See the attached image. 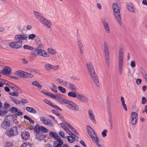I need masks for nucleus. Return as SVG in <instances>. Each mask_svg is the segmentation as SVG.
<instances>
[{
	"mask_svg": "<svg viewBox=\"0 0 147 147\" xmlns=\"http://www.w3.org/2000/svg\"><path fill=\"white\" fill-rule=\"evenodd\" d=\"M36 35L34 34H32L29 35L28 39L29 40H33L34 39Z\"/></svg>",
	"mask_w": 147,
	"mask_h": 147,
	"instance_id": "46",
	"label": "nucleus"
},
{
	"mask_svg": "<svg viewBox=\"0 0 147 147\" xmlns=\"http://www.w3.org/2000/svg\"><path fill=\"white\" fill-rule=\"evenodd\" d=\"M48 50L49 52L51 54L54 55L56 53V51L52 48H49Z\"/></svg>",
	"mask_w": 147,
	"mask_h": 147,
	"instance_id": "43",
	"label": "nucleus"
},
{
	"mask_svg": "<svg viewBox=\"0 0 147 147\" xmlns=\"http://www.w3.org/2000/svg\"><path fill=\"white\" fill-rule=\"evenodd\" d=\"M34 130L36 133H38L40 131V126H39L38 124H36L34 128Z\"/></svg>",
	"mask_w": 147,
	"mask_h": 147,
	"instance_id": "35",
	"label": "nucleus"
},
{
	"mask_svg": "<svg viewBox=\"0 0 147 147\" xmlns=\"http://www.w3.org/2000/svg\"><path fill=\"white\" fill-rule=\"evenodd\" d=\"M104 51L106 59V62L109 63V50L108 44L106 42H104L103 43Z\"/></svg>",
	"mask_w": 147,
	"mask_h": 147,
	"instance_id": "5",
	"label": "nucleus"
},
{
	"mask_svg": "<svg viewBox=\"0 0 147 147\" xmlns=\"http://www.w3.org/2000/svg\"><path fill=\"white\" fill-rule=\"evenodd\" d=\"M40 120L44 124L47 125H51L52 124V122L49 119H46L45 117H40Z\"/></svg>",
	"mask_w": 147,
	"mask_h": 147,
	"instance_id": "15",
	"label": "nucleus"
},
{
	"mask_svg": "<svg viewBox=\"0 0 147 147\" xmlns=\"http://www.w3.org/2000/svg\"><path fill=\"white\" fill-rule=\"evenodd\" d=\"M12 144L11 142L7 143L5 145V147H12Z\"/></svg>",
	"mask_w": 147,
	"mask_h": 147,
	"instance_id": "56",
	"label": "nucleus"
},
{
	"mask_svg": "<svg viewBox=\"0 0 147 147\" xmlns=\"http://www.w3.org/2000/svg\"><path fill=\"white\" fill-rule=\"evenodd\" d=\"M140 71L141 72L145 80H147V75L143 67H140Z\"/></svg>",
	"mask_w": 147,
	"mask_h": 147,
	"instance_id": "29",
	"label": "nucleus"
},
{
	"mask_svg": "<svg viewBox=\"0 0 147 147\" xmlns=\"http://www.w3.org/2000/svg\"><path fill=\"white\" fill-rule=\"evenodd\" d=\"M58 89L59 91L62 93H64L66 91L65 89L61 86H59Z\"/></svg>",
	"mask_w": 147,
	"mask_h": 147,
	"instance_id": "42",
	"label": "nucleus"
},
{
	"mask_svg": "<svg viewBox=\"0 0 147 147\" xmlns=\"http://www.w3.org/2000/svg\"><path fill=\"white\" fill-rule=\"evenodd\" d=\"M74 92H70L68 93V96L69 97H72L74 98H77L78 96V93L76 92L75 93Z\"/></svg>",
	"mask_w": 147,
	"mask_h": 147,
	"instance_id": "30",
	"label": "nucleus"
},
{
	"mask_svg": "<svg viewBox=\"0 0 147 147\" xmlns=\"http://www.w3.org/2000/svg\"><path fill=\"white\" fill-rule=\"evenodd\" d=\"M10 111L12 113H15V116H20L23 115V113L19 110L16 108L12 107L10 109Z\"/></svg>",
	"mask_w": 147,
	"mask_h": 147,
	"instance_id": "11",
	"label": "nucleus"
},
{
	"mask_svg": "<svg viewBox=\"0 0 147 147\" xmlns=\"http://www.w3.org/2000/svg\"><path fill=\"white\" fill-rule=\"evenodd\" d=\"M11 71V69L9 67H6L2 70V74L4 75H7L10 74Z\"/></svg>",
	"mask_w": 147,
	"mask_h": 147,
	"instance_id": "19",
	"label": "nucleus"
},
{
	"mask_svg": "<svg viewBox=\"0 0 147 147\" xmlns=\"http://www.w3.org/2000/svg\"><path fill=\"white\" fill-rule=\"evenodd\" d=\"M7 110H5L4 108L1 107L0 108V116H4L7 114Z\"/></svg>",
	"mask_w": 147,
	"mask_h": 147,
	"instance_id": "26",
	"label": "nucleus"
},
{
	"mask_svg": "<svg viewBox=\"0 0 147 147\" xmlns=\"http://www.w3.org/2000/svg\"><path fill=\"white\" fill-rule=\"evenodd\" d=\"M66 106L71 110L75 111H78L79 109V106L77 104L70 100Z\"/></svg>",
	"mask_w": 147,
	"mask_h": 147,
	"instance_id": "6",
	"label": "nucleus"
},
{
	"mask_svg": "<svg viewBox=\"0 0 147 147\" xmlns=\"http://www.w3.org/2000/svg\"><path fill=\"white\" fill-rule=\"evenodd\" d=\"M26 110L28 112L33 113L36 114V113L35 110L32 107H27L26 108Z\"/></svg>",
	"mask_w": 147,
	"mask_h": 147,
	"instance_id": "32",
	"label": "nucleus"
},
{
	"mask_svg": "<svg viewBox=\"0 0 147 147\" xmlns=\"http://www.w3.org/2000/svg\"><path fill=\"white\" fill-rule=\"evenodd\" d=\"M63 143V141H55L53 142V147H60L62 146Z\"/></svg>",
	"mask_w": 147,
	"mask_h": 147,
	"instance_id": "25",
	"label": "nucleus"
},
{
	"mask_svg": "<svg viewBox=\"0 0 147 147\" xmlns=\"http://www.w3.org/2000/svg\"><path fill=\"white\" fill-rule=\"evenodd\" d=\"M56 133L54 134L53 132L50 131L49 132V135L50 137L52 138H53L55 139V138L56 137Z\"/></svg>",
	"mask_w": 147,
	"mask_h": 147,
	"instance_id": "50",
	"label": "nucleus"
},
{
	"mask_svg": "<svg viewBox=\"0 0 147 147\" xmlns=\"http://www.w3.org/2000/svg\"><path fill=\"white\" fill-rule=\"evenodd\" d=\"M9 47L14 49H18L22 46L21 42L14 41L10 42L9 45Z\"/></svg>",
	"mask_w": 147,
	"mask_h": 147,
	"instance_id": "8",
	"label": "nucleus"
},
{
	"mask_svg": "<svg viewBox=\"0 0 147 147\" xmlns=\"http://www.w3.org/2000/svg\"><path fill=\"white\" fill-rule=\"evenodd\" d=\"M123 49L122 47H119V72L120 74L122 73L123 63Z\"/></svg>",
	"mask_w": 147,
	"mask_h": 147,
	"instance_id": "3",
	"label": "nucleus"
},
{
	"mask_svg": "<svg viewBox=\"0 0 147 147\" xmlns=\"http://www.w3.org/2000/svg\"><path fill=\"white\" fill-rule=\"evenodd\" d=\"M36 53L38 55L44 57H49V53H47L45 51L41 49H37L36 51Z\"/></svg>",
	"mask_w": 147,
	"mask_h": 147,
	"instance_id": "14",
	"label": "nucleus"
},
{
	"mask_svg": "<svg viewBox=\"0 0 147 147\" xmlns=\"http://www.w3.org/2000/svg\"><path fill=\"white\" fill-rule=\"evenodd\" d=\"M36 137L38 140H41L46 138V136L42 133H40L36 134Z\"/></svg>",
	"mask_w": 147,
	"mask_h": 147,
	"instance_id": "31",
	"label": "nucleus"
},
{
	"mask_svg": "<svg viewBox=\"0 0 147 147\" xmlns=\"http://www.w3.org/2000/svg\"><path fill=\"white\" fill-rule=\"evenodd\" d=\"M25 73L26 72L21 70H18L15 73V74L18 76L22 77L23 78H24Z\"/></svg>",
	"mask_w": 147,
	"mask_h": 147,
	"instance_id": "28",
	"label": "nucleus"
},
{
	"mask_svg": "<svg viewBox=\"0 0 147 147\" xmlns=\"http://www.w3.org/2000/svg\"><path fill=\"white\" fill-rule=\"evenodd\" d=\"M36 55L35 53V52L34 51H32L31 53L30 57L32 58L36 57Z\"/></svg>",
	"mask_w": 147,
	"mask_h": 147,
	"instance_id": "51",
	"label": "nucleus"
},
{
	"mask_svg": "<svg viewBox=\"0 0 147 147\" xmlns=\"http://www.w3.org/2000/svg\"><path fill=\"white\" fill-rule=\"evenodd\" d=\"M127 7L128 10L130 12L136 13V9L134 5L132 3H129L127 5Z\"/></svg>",
	"mask_w": 147,
	"mask_h": 147,
	"instance_id": "21",
	"label": "nucleus"
},
{
	"mask_svg": "<svg viewBox=\"0 0 147 147\" xmlns=\"http://www.w3.org/2000/svg\"><path fill=\"white\" fill-rule=\"evenodd\" d=\"M5 134L9 137L17 135L18 134L17 127L15 126L11 128L8 129L5 131Z\"/></svg>",
	"mask_w": 147,
	"mask_h": 147,
	"instance_id": "4",
	"label": "nucleus"
},
{
	"mask_svg": "<svg viewBox=\"0 0 147 147\" xmlns=\"http://www.w3.org/2000/svg\"><path fill=\"white\" fill-rule=\"evenodd\" d=\"M68 82L65 80H62L61 84L65 86H67L68 85Z\"/></svg>",
	"mask_w": 147,
	"mask_h": 147,
	"instance_id": "45",
	"label": "nucleus"
},
{
	"mask_svg": "<svg viewBox=\"0 0 147 147\" xmlns=\"http://www.w3.org/2000/svg\"><path fill=\"white\" fill-rule=\"evenodd\" d=\"M52 112L55 114L56 115H59L60 114L58 113V111H56L55 110L53 109L52 111Z\"/></svg>",
	"mask_w": 147,
	"mask_h": 147,
	"instance_id": "62",
	"label": "nucleus"
},
{
	"mask_svg": "<svg viewBox=\"0 0 147 147\" xmlns=\"http://www.w3.org/2000/svg\"><path fill=\"white\" fill-rule=\"evenodd\" d=\"M44 67L47 71H49L51 69L56 70L59 68V66L57 65L54 67L49 63H47L44 65Z\"/></svg>",
	"mask_w": 147,
	"mask_h": 147,
	"instance_id": "12",
	"label": "nucleus"
},
{
	"mask_svg": "<svg viewBox=\"0 0 147 147\" xmlns=\"http://www.w3.org/2000/svg\"><path fill=\"white\" fill-rule=\"evenodd\" d=\"M23 48L25 49H28L30 50L32 49V48L29 45H25L23 46Z\"/></svg>",
	"mask_w": 147,
	"mask_h": 147,
	"instance_id": "47",
	"label": "nucleus"
},
{
	"mask_svg": "<svg viewBox=\"0 0 147 147\" xmlns=\"http://www.w3.org/2000/svg\"><path fill=\"white\" fill-rule=\"evenodd\" d=\"M131 65L132 67H134L136 66V63L135 61H132L131 63Z\"/></svg>",
	"mask_w": 147,
	"mask_h": 147,
	"instance_id": "61",
	"label": "nucleus"
},
{
	"mask_svg": "<svg viewBox=\"0 0 147 147\" xmlns=\"http://www.w3.org/2000/svg\"><path fill=\"white\" fill-rule=\"evenodd\" d=\"M40 131H43L45 133H47L49 131V130L47 129L42 126H40Z\"/></svg>",
	"mask_w": 147,
	"mask_h": 147,
	"instance_id": "44",
	"label": "nucleus"
},
{
	"mask_svg": "<svg viewBox=\"0 0 147 147\" xmlns=\"http://www.w3.org/2000/svg\"><path fill=\"white\" fill-rule=\"evenodd\" d=\"M21 136L24 141H26L30 138V134L27 131H25L22 133Z\"/></svg>",
	"mask_w": 147,
	"mask_h": 147,
	"instance_id": "18",
	"label": "nucleus"
},
{
	"mask_svg": "<svg viewBox=\"0 0 147 147\" xmlns=\"http://www.w3.org/2000/svg\"><path fill=\"white\" fill-rule=\"evenodd\" d=\"M142 103L143 104H144L146 102V99L145 97H143L142 98Z\"/></svg>",
	"mask_w": 147,
	"mask_h": 147,
	"instance_id": "59",
	"label": "nucleus"
},
{
	"mask_svg": "<svg viewBox=\"0 0 147 147\" xmlns=\"http://www.w3.org/2000/svg\"><path fill=\"white\" fill-rule=\"evenodd\" d=\"M77 99L81 102L84 103H86L88 101V99L87 97L79 93H78Z\"/></svg>",
	"mask_w": 147,
	"mask_h": 147,
	"instance_id": "9",
	"label": "nucleus"
},
{
	"mask_svg": "<svg viewBox=\"0 0 147 147\" xmlns=\"http://www.w3.org/2000/svg\"><path fill=\"white\" fill-rule=\"evenodd\" d=\"M59 134L61 137L63 138L64 137V134L63 131H59Z\"/></svg>",
	"mask_w": 147,
	"mask_h": 147,
	"instance_id": "58",
	"label": "nucleus"
},
{
	"mask_svg": "<svg viewBox=\"0 0 147 147\" xmlns=\"http://www.w3.org/2000/svg\"><path fill=\"white\" fill-rule=\"evenodd\" d=\"M28 37L27 34H18L16 35L14 37V40L17 41H18L20 42L22 40H26Z\"/></svg>",
	"mask_w": 147,
	"mask_h": 147,
	"instance_id": "7",
	"label": "nucleus"
},
{
	"mask_svg": "<svg viewBox=\"0 0 147 147\" xmlns=\"http://www.w3.org/2000/svg\"><path fill=\"white\" fill-rule=\"evenodd\" d=\"M49 96L51 97L53 99H55L56 98V97H58L59 95L58 94L56 95V96L54 95L51 93H49Z\"/></svg>",
	"mask_w": 147,
	"mask_h": 147,
	"instance_id": "53",
	"label": "nucleus"
},
{
	"mask_svg": "<svg viewBox=\"0 0 147 147\" xmlns=\"http://www.w3.org/2000/svg\"><path fill=\"white\" fill-rule=\"evenodd\" d=\"M142 82V80L139 78L138 79L136 80V83L138 85H140L141 84Z\"/></svg>",
	"mask_w": 147,
	"mask_h": 147,
	"instance_id": "60",
	"label": "nucleus"
},
{
	"mask_svg": "<svg viewBox=\"0 0 147 147\" xmlns=\"http://www.w3.org/2000/svg\"><path fill=\"white\" fill-rule=\"evenodd\" d=\"M10 120L7 119V116H6L1 124V127L4 129H6L9 127L10 125Z\"/></svg>",
	"mask_w": 147,
	"mask_h": 147,
	"instance_id": "10",
	"label": "nucleus"
},
{
	"mask_svg": "<svg viewBox=\"0 0 147 147\" xmlns=\"http://www.w3.org/2000/svg\"><path fill=\"white\" fill-rule=\"evenodd\" d=\"M10 105L8 103H5L4 107H3V108H4L5 110H7V108H9Z\"/></svg>",
	"mask_w": 147,
	"mask_h": 147,
	"instance_id": "55",
	"label": "nucleus"
},
{
	"mask_svg": "<svg viewBox=\"0 0 147 147\" xmlns=\"http://www.w3.org/2000/svg\"><path fill=\"white\" fill-rule=\"evenodd\" d=\"M31 144L28 142H26L21 146L20 147H31Z\"/></svg>",
	"mask_w": 147,
	"mask_h": 147,
	"instance_id": "40",
	"label": "nucleus"
},
{
	"mask_svg": "<svg viewBox=\"0 0 147 147\" xmlns=\"http://www.w3.org/2000/svg\"><path fill=\"white\" fill-rule=\"evenodd\" d=\"M93 139H92L94 141V142L96 144L97 146L98 147L100 146V145L98 143V138L97 136H95V137H93Z\"/></svg>",
	"mask_w": 147,
	"mask_h": 147,
	"instance_id": "37",
	"label": "nucleus"
},
{
	"mask_svg": "<svg viewBox=\"0 0 147 147\" xmlns=\"http://www.w3.org/2000/svg\"><path fill=\"white\" fill-rule=\"evenodd\" d=\"M68 85L69 86V88L70 90L73 92H75L76 90V85L74 84L68 82Z\"/></svg>",
	"mask_w": 147,
	"mask_h": 147,
	"instance_id": "27",
	"label": "nucleus"
},
{
	"mask_svg": "<svg viewBox=\"0 0 147 147\" xmlns=\"http://www.w3.org/2000/svg\"><path fill=\"white\" fill-rule=\"evenodd\" d=\"M89 116L92 121L93 123H95V117L92 110H89L88 111Z\"/></svg>",
	"mask_w": 147,
	"mask_h": 147,
	"instance_id": "23",
	"label": "nucleus"
},
{
	"mask_svg": "<svg viewBox=\"0 0 147 147\" xmlns=\"http://www.w3.org/2000/svg\"><path fill=\"white\" fill-rule=\"evenodd\" d=\"M34 13L35 16L38 19V20H39V18H40L42 16V14L39 12L36 11H34Z\"/></svg>",
	"mask_w": 147,
	"mask_h": 147,
	"instance_id": "38",
	"label": "nucleus"
},
{
	"mask_svg": "<svg viewBox=\"0 0 147 147\" xmlns=\"http://www.w3.org/2000/svg\"><path fill=\"white\" fill-rule=\"evenodd\" d=\"M112 6L115 18L119 24L120 26H121V20L119 7L117 4L115 3H114L113 4Z\"/></svg>",
	"mask_w": 147,
	"mask_h": 147,
	"instance_id": "2",
	"label": "nucleus"
},
{
	"mask_svg": "<svg viewBox=\"0 0 147 147\" xmlns=\"http://www.w3.org/2000/svg\"><path fill=\"white\" fill-rule=\"evenodd\" d=\"M71 130L74 133L78 134V132L76 131L75 129L73 127L71 129Z\"/></svg>",
	"mask_w": 147,
	"mask_h": 147,
	"instance_id": "63",
	"label": "nucleus"
},
{
	"mask_svg": "<svg viewBox=\"0 0 147 147\" xmlns=\"http://www.w3.org/2000/svg\"><path fill=\"white\" fill-rule=\"evenodd\" d=\"M33 75L32 74L30 73H28L27 72H26V73L24 76V78L29 77L30 78H31L33 77Z\"/></svg>",
	"mask_w": 147,
	"mask_h": 147,
	"instance_id": "48",
	"label": "nucleus"
},
{
	"mask_svg": "<svg viewBox=\"0 0 147 147\" xmlns=\"http://www.w3.org/2000/svg\"><path fill=\"white\" fill-rule=\"evenodd\" d=\"M77 42L78 45V46L80 51V53L81 55H82L84 51L83 44L81 42V40L80 39H78Z\"/></svg>",
	"mask_w": 147,
	"mask_h": 147,
	"instance_id": "22",
	"label": "nucleus"
},
{
	"mask_svg": "<svg viewBox=\"0 0 147 147\" xmlns=\"http://www.w3.org/2000/svg\"><path fill=\"white\" fill-rule=\"evenodd\" d=\"M24 117L25 119L28 120L29 121L30 123L32 124L34 123V121L32 120L31 119V118L28 116L25 115L24 116Z\"/></svg>",
	"mask_w": 147,
	"mask_h": 147,
	"instance_id": "39",
	"label": "nucleus"
},
{
	"mask_svg": "<svg viewBox=\"0 0 147 147\" xmlns=\"http://www.w3.org/2000/svg\"><path fill=\"white\" fill-rule=\"evenodd\" d=\"M86 127L88 133L90 135L91 138L93 139L92 138L94 137V136H96L94 131L92 129L89 125L87 126Z\"/></svg>",
	"mask_w": 147,
	"mask_h": 147,
	"instance_id": "16",
	"label": "nucleus"
},
{
	"mask_svg": "<svg viewBox=\"0 0 147 147\" xmlns=\"http://www.w3.org/2000/svg\"><path fill=\"white\" fill-rule=\"evenodd\" d=\"M86 65L88 71L94 83L97 86L99 87L100 84L98 79L97 76L95 72L92 63L91 62L87 63Z\"/></svg>",
	"mask_w": 147,
	"mask_h": 147,
	"instance_id": "1",
	"label": "nucleus"
},
{
	"mask_svg": "<svg viewBox=\"0 0 147 147\" xmlns=\"http://www.w3.org/2000/svg\"><path fill=\"white\" fill-rule=\"evenodd\" d=\"M122 106H123L124 109L125 110V111H127V108L126 105H125V103L122 104Z\"/></svg>",
	"mask_w": 147,
	"mask_h": 147,
	"instance_id": "64",
	"label": "nucleus"
},
{
	"mask_svg": "<svg viewBox=\"0 0 147 147\" xmlns=\"http://www.w3.org/2000/svg\"><path fill=\"white\" fill-rule=\"evenodd\" d=\"M21 103L20 104L22 105L23 103H26L28 102V101L24 99H22L21 101H20Z\"/></svg>",
	"mask_w": 147,
	"mask_h": 147,
	"instance_id": "57",
	"label": "nucleus"
},
{
	"mask_svg": "<svg viewBox=\"0 0 147 147\" xmlns=\"http://www.w3.org/2000/svg\"><path fill=\"white\" fill-rule=\"evenodd\" d=\"M9 94L12 96H18V92H10Z\"/></svg>",
	"mask_w": 147,
	"mask_h": 147,
	"instance_id": "49",
	"label": "nucleus"
},
{
	"mask_svg": "<svg viewBox=\"0 0 147 147\" xmlns=\"http://www.w3.org/2000/svg\"><path fill=\"white\" fill-rule=\"evenodd\" d=\"M107 130L106 129H104L102 133V135L103 137H105L107 136Z\"/></svg>",
	"mask_w": 147,
	"mask_h": 147,
	"instance_id": "52",
	"label": "nucleus"
},
{
	"mask_svg": "<svg viewBox=\"0 0 147 147\" xmlns=\"http://www.w3.org/2000/svg\"><path fill=\"white\" fill-rule=\"evenodd\" d=\"M45 27L48 28H51V23L50 21L48 20H47V21H45L44 24H43Z\"/></svg>",
	"mask_w": 147,
	"mask_h": 147,
	"instance_id": "33",
	"label": "nucleus"
},
{
	"mask_svg": "<svg viewBox=\"0 0 147 147\" xmlns=\"http://www.w3.org/2000/svg\"><path fill=\"white\" fill-rule=\"evenodd\" d=\"M132 119L131 122L133 125H135L137 123L138 117L137 114L135 112H133L131 113Z\"/></svg>",
	"mask_w": 147,
	"mask_h": 147,
	"instance_id": "13",
	"label": "nucleus"
},
{
	"mask_svg": "<svg viewBox=\"0 0 147 147\" xmlns=\"http://www.w3.org/2000/svg\"><path fill=\"white\" fill-rule=\"evenodd\" d=\"M10 98L13 101L16 105H18L21 103L20 101H19L16 98H14L12 96L10 97Z\"/></svg>",
	"mask_w": 147,
	"mask_h": 147,
	"instance_id": "36",
	"label": "nucleus"
},
{
	"mask_svg": "<svg viewBox=\"0 0 147 147\" xmlns=\"http://www.w3.org/2000/svg\"><path fill=\"white\" fill-rule=\"evenodd\" d=\"M58 97V98L57 99L58 102L61 104H65L66 105H67L69 101V100L65 99L63 97H60L59 95Z\"/></svg>",
	"mask_w": 147,
	"mask_h": 147,
	"instance_id": "17",
	"label": "nucleus"
},
{
	"mask_svg": "<svg viewBox=\"0 0 147 147\" xmlns=\"http://www.w3.org/2000/svg\"><path fill=\"white\" fill-rule=\"evenodd\" d=\"M32 84L33 86H36L39 88H41L42 87L39 84V82L36 81H34L32 82Z\"/></svg>",
	"mask_w": 147,
	"mask_h": 147,
	"instance_id": "34",
	"label": "nucleus"
},
{
	"mask_svg": "<svg viewBox=\"0 0 147 147\" xmlns=\"http://www.w3.org/2000/svg\"><path fill=\"white\" fill-rule=\"evenodd\" d=\"M102 23L107 33H110V30L108 22L105 20H103L102 21Z\"/></svg>",
	"mask_w": 147,
	"mask_h": 147,
	"instance_id": "20",
	"label": "nucleus"
},
{
	"mask_svg": "<svg viewBox=\"0 0 147 147\" xmlns=\"http://www.w3.org/2000/svg\"><path fill=\"white\" fill-rule=\"evenodd\" d=\"M56 136L55 138V140H56L57 141H62L61 140V138L60 137L58 136V135L57 134H56Z\"/></svg>",
	"mask_w": 147,
	"mask_h": 147,
	"instance_id": "54",
	"label": "nucleus"
},
{
	"mask_svg": "<svg viewBox=\"0 0 147 147\" xmlns=\"http://www.w3.org/2000/svg\"><path fill=\"white\" fill-rule=\"evenodd\" d=\"M69 135L71 136H69L67 137V140L70 143L74 142V138L76 135L74 134L73 133H71V134H69Z\"/></svg>",
	"mask_w": 147,
	"mask_h": 147,
	"instance_id": "24",
	"label": "nucleus"
},
{
	"mask_svg": "<svg viewBox=\"0 0 147 147\" xmlns=\"http://www.w3.org/2000/svg\"><path fill=\"white\" fill-rule=\"evenodd\" d=\"M47 19L45 18L43 16L41 17L40 18H39V20L40 22L42 24H44L45 21H47Z\"/></svg>",
	"mask_w": 147,
	"mask_h": 147,
	"instance_id": "41",
	"label": "nucleus"
}]
</instances>
